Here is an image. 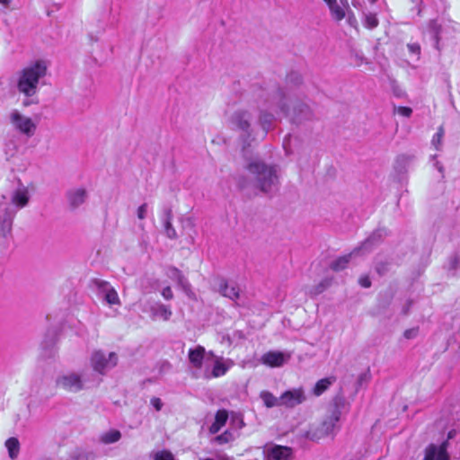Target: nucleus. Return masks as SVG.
Returning a JSON list of instances; mask_svg holds the SVG:
<instances>
[{
    "mask_svg": "<svg viewBox=\"0 0 460 460\" xmlns=\"http://www.w3.org/2000/svg\"><path fill=\"white\" fill-rule=\"evenodd\" d=\"M28 188L20 181L18 186L11 192L9 201L4 195L0 202V236L7 237L12 233L13 222L17 212L27 207L30 202Z\"/></svg>",
    "mask_w": 460,
    "mask_h": 460,
    "instance_id": "1",
    "label": "nucleus"
},
{
    "mask_svg": "<svg viewBox=\"0 0 460 460\" xmlns=\"http://www.w3.org/2000/svg\"><path fill=\"white\" fill-rule=\"evenodd\" d=\"M271 100L269 101V107L275 111V112L279 111L284 116L289 117L293 124L300 125L314 119V114L313 111L306 103L302 102L295 103L292 112L289 113L287 103V93L282 88H277L271 93Z\"/></svg>",
    "mask_w": 460,
    "mask_h": 460,
    "instance_id": "2",
    "label": "nucleus"
},
{
    "mask_svg": "<svg viewBox=\"0 0 460 460\" xmlns=\"http://www.w3.org/2000/svg\"><path fill=\"white\" fill-rule=\"evenodd\" d=\"M246 170L252 176L254 185L263 193H272L278 190L279 183L277 167L261 160L249 162Z\"/></svg>",
    "mask_w": 460,
    "mask_h": 460,
    "instance_id": "3",
    "label": "nucleus"
},
{
    "mask_svg": "<svg viewBox=\"0 0 460 460\" xmlns=\"http://www.w3.org/2000/svg\"><path fill=\"white\" fill-rule=\"evenodd\" d=\"M47 74V65L42 60H38L26 67L20 74L17 88L26 97H31L38 92L40 79Z\"/></svg>",
    "mask_w": 460,
    "mask_h": 460,
    "instance_id": "4",
    "label": "nucleus"
},
{
    "mask_svg": "<svg viewBox=\"0 0 460 460\" xmlns=\"http://www.w3.org/2000/svg\"><path fill=\"white\" fill-rule=\"evenodd\" d=\"M253 115L250 111L238 109L228 119V125L232 130L240 133L243 138L251 137L252 132Z\"/></svg>",
    "mask_w": 460,
    "mask_h": 460,
    "instance_id": "5",
    "label": "nucleus"
},
{
    "mask_svg": "<svg viewBox=\"0 0 460 460\" xmlns=\"http://www.w3.org/2000/svg\"><path fill=\"white\" fill-rule=\"evenodd\" d=\"M277 88H279V86L271 87L270 89H261L259 93H257V97L259 98L258 104L260 107V116H259V123L262 129L265 132H268L269 129L271 127V124L274 119V116L270 112L264 111L263 109H269V101L271 100V93L275 91ZM272 111H274L271 109Z\"/></svg>",
    "mask_w": 460,
    "mask_h": 460,
    "instance_id": "6",
    "label": "nucleus"
},
{
    "mask_svg": "<svg viewBox=\"0 0 460 460\" xmlns=\"http://www.w3.org/2000/svg\"><path fill=\"white\" fill-rule=\"evenodd\" d=\"M84 382V375L75 372L60 375L56 379L57 386L69 393H78L84 390L85 388Z\"/></svg>",
    "mask_w": 460,
    "mask_h": 460,
    "instance_id": "7",
    "label": "nucleus"
},
{
    "mask_svg": "<svg viewBox=\"0 0 460 460\" xmlns=\"http://www.w3.org/2000/svg\"><path fill=\"white\" fill-rule=\"evenodd\" d=\"M9 119L13 128L20 134L27 137H31L35 134L37 125L31 118L22 115L19 111H12Z\"/></svg>",
    "mask_w": 460,
    "mask_h": 460,
    "instance_id": "8",
    "label": "nucleus"
},
{
    "mask_svg": "<svg viewBox=\"0 0 460 460\" xmlns=\"http://www.w3.org/2000/svg\"><path fill=\"white\" fill-rule=\"evenodd\" d=\"M91 364L96 372L105 374L117 366L118 356L115 352H110L107 356L103 351L96 350L92 354Z\"/></svg>",
    "mask_w": 460,
    "mask_h": 460,
    "instance_id": "9",
    "label": "nucleus"
},
{
    "mask_svg": "<svg viewBox=\"0 0 460 460\" xmlns=\"http://www.w3.org/2000/svg\"><path fill=\"white\" fill-rule=\"evenodd\" d=\"M341 401L342 398L335 399V406L333 411H332V414L322 422L321 426L317 429V432H319V436H317V438L333 435L335 431L339 429L338 422L340 420L341 414L339 404L340 402H341Z\"/></svg>",
    "mask_w": 460,
    "mask_h": 460,
    "instance_id": "10",
    "label": "nucleus"
},
{
    "mask_svg": "<svg viewBox=\"0 0 460 460\" xmlns=\"http://www.w3.org/2000/svg\"><path fill=\"white\" fill-rule=\"evenodd\" d=\"M449 443L447 440L441 444H429L424 449V457L422 460H451L448 453Z\"/></svg>",
    "mask_w": 460,
    "mask_h": 460,
    "instance_id": "11",
    "label": "nucleus"
},
{
    "mask_svg": "<svg viewBox=\"0 0 460 460\" xmlns=\"http://www.w3.org/2000/svg\"><path fill=\"white\" fill-rule=\"evenodd\" d=\"M263 454L265 460H291L293 457L291 447L279 445L266 446Z\"/></svg>",
    "mask_w": 460,
    "mask_h": 460,
    "instance_id": "12",
    "label": "nucleus"
},
{
    "mask_svg": "<svg viewBox=\"0 0 460 460\" xmlns=\"http://www.w3.org/2000/svg\"><path fill=\"white\" fill-rule=\"evenodd\" d=\"M306 400V396L303 388H295L284 392L280 395V403L288 408H294L303 403Z\"/></svg>",
    "mask_w": 460,
    "mask_h": 460,
    "instance_id": "13",
    "label": "nucleus"
},
{
    "mask_svg": "<svg viewBox=\"0 0 460 460\" xmlns=\"http://www.w3.org/2000/svg\"><path fill=\"white\" fill-rule=\"evenodd\" d=\"M66 199L69 208L75 210L82 206L88 199V192L85 188H71L66 192Z\"/></svg>",
    "mask_w": 460,
    "mask_h": 460,
    "instance_id": "14",
    "label": "nucleus"
},
{
    "mask_svg": "<svg viewBox=\"0 0 460 460\" xmlns=\"http://www.w3.org/2000/svg\"><path fill=\"white\" fill-rule=\"evenodd\" d=\"M386 235L385 229H376L360 245V247L354 250V252H369L376 245H378Z\"/></svg>",
    "mask_w": 460,
    "mask_h": 460,
    "instance_id": "15",
    "label": "nucleus"
},
{
    "mask_svg": "<svg viewBox=\"0 0 460 460\" xmlns=\"http://www.w3.org/2000/svg\"><path fill=\"white\" fill-rule=\"evenodd\" d=\"M234 366V361L230 358L225 359L223 357H216L213 368L209 377H220L225 376L227 371Z\"/></svg>",
    "mask_w": 460,
    "mask_h": 460,
    "instance_id": "16",
    "label": "nucleus"
},
{
    "mask_svg": "<svg viewBox=\"0 0 460 460\" xmlns=\"http://www.w3.org/2000/svg\"><path fill=\"white\" fill-rule=\"evenodd\" d=\"M149 312L150 317L153 320L161 318L164 321H168L172 314L171 308L162 303H155L151 305Z\"/></svg>",
    "mask_w": 460,
    "mask_h": 460,
    "instance_id": "17",
    "label": "nucleus"
},
{
    "mask_svg": "<svg viewBox=\"0 0 460 460\" xmlns=\"http://www.w3.org/2000/svg\"><path fill=\"white\" fill-rule=\"evenodd\" d=\"M206 349L203 346L198 345L194 349H190L188 352L189 361L195 368H201Z\"/></svg>",
    "mask_w": 460,
    "mask_h": 460,
    "instance_id": "18",
    "label": "nucleus"
},
{
    "mask_svg": "<svg viewBox=\"0 0 460 460\" xmlns=\"http://www.w3.org/2000/svg\"><path fill=\"white\" fill-rule=\"evenodd\" d=\"M219 292L222 296L228 297L233 301L239 298V288L235 284H229L226 279H221Z\"/></svg>",
    "mask_w": 460,
    "mask_h": 460,
    "instance_id": "19",
    "label": "nucleus"
},
{
    "mask_svg": "<svg viewBox=\"0 0 460 460\" xmlns=\"http://www.w3.org/2000/svg\"><path fill=\"white\" fill-rule=\"evenodd\" d=\"M261 362L270 367H280L285 362V357L279 351H269L261 357Z\"/></svg>",
    "mask_w": 460,
    "mask_h": 460,
    "instance_id": "20",
    "label": "nucleus"
},
{
    "mask_svg": "<svg viewBox=\"0 0 460 460\" xmlns=\"http://www.w3.org/2000/svg\"><path fill=\"white\" fill-rule=\"evenodd\" d=\"M336 381L335 376H328L323 379H320L316 382L313 393L315 396H320L323 394L334 382Z\"/></svg>",
    "mask_w": 460,
    "mask_h": 460,
    "instance_id": "21",
    "label": "nucleus"
},
{
    "mask_svg": "<svg viewBox=\"0 0 460 460\" xmlns=\"http://www.w3.org/2000/svg\"><path fill=\"white\" fill-rule=\"evenodd\" d=\"M353 254H358V252H354V251H353L349 254L343 255V256L337 258L336 260H334L332 262V264L330 266L331 269L334 271H341V270H344L348 266L349 262L350 261V259Z\"/></svg>",
    "mask_w": 460,
    "mask_h": 460,
    "instance_id": "22",
    "label": "nucleus"
},
{
    "mask_svg": "<svg viewBox=\"0 0 460 460\" xmlns=\"http://www.w3.org/2000/svg\"><path fill=\"white\" fill-rule=\"evenodd\" d=\"M260 397L263 401V403L267 408H272L275 406H282L280 403V397L277 398L269 391L261 392Z\"/></svg>",
    "mask_w": 460,
    "mask_h": 460,
    "instance_id": "23",
    "label": "nucleus"
},
{
    "mask_svg": "<svg viewBox=\"0 0 460 460\" xmlns=\"http://www.w3.org/2000/svg\"><path fill=\"white\" fill-rule=\"evenodd\" d=\"M121 438V433L118 429H110L104 432L100 437V441L105 445L112 444L119 441Z\"/></svg>",
    "mask_w": 460,
    "mask_h": 460,
    "instance_id": "24",
    "label": "nucleus"
},
{
    "mask_svg": "<svg viewBox=\"0 0 460 460\" xmlns=\"http://www.w3.org/2000/svg\"><path fill=\"white\" fill-rule=\"evenodd\" d=\"M5 447L8 450V455L11 459L17 458L20 452V442L16 438H9L5 441Z\"/></svg>",
    "mask_w": 460,
    "mask_h": 460,
    "instance_id": "25",
    "label": "nucleus"
},
{
    "mask_svg": "<svg viewBox=\"0 0 460 460\" xmlns=\"http://www.w3.org/2000/svg\"><path fill=\"white\" fill-rule=\"evenodd\" d=\"M93 284L97 288L98 295L102 298L113 288L108 281L100 279H93Z\"/></svg>",
    "mask_w": 460,
    "mask_h": 460,
    "instance_id": "26",
    "label": "nucleus"
},
{
    "mask_svg": "<svg viewBox=\"0 0 460 460\" xmlns=\"http://www.w3.org/2000/svg\"><path fill=\"white\" fill-rule=\"evenodd\" d=\"M67 460H95V455L91 451L75 450Z\"/></svg>",
    "mask_w": 460,
    "mask_h": 460,
    "instance_id": "27",
    "label": "nucleus"
},
{
    "mask_svg": "<svg viewBox=\"0 0 460 460\" xmlns=\"http://www.w3.org/2000/svg\"><path fill=\"white\" fill-rule=\"evenodd\" d=\"M364 25L365 27L372 30L378 25V19L375 13H368L364 14Z\"/></svg>",
    "mask_w": 460,
    "mask_h": 460,
    "instance_id": "28",
    "label": "nucleus"
},
{
    "mask_svg": "<svg viewBox=\"0 0 460 460\" xmlns=\"http://www.w3.org/2000/svg\"><path fill=\"white\" fill-rule=\"evenodd\" d=\"M332 18L336 21H341L345 17L344 10L336 3L329 7Z\"/></svg>",
    "mask_w": 460,
    "mask_h": 460,
    "instance_id": "29",
    "label": "nucleus"
},
{
    "mask_svg": "<svg viewBox=\"0 0 460 460\" xmlns=\"http://www.w3.org/2000/svg\"><path fill=\"white\" fill-rule=\"evenodd\" d=\"M103 300L110 305H120L118 293L114 289V288L111 290H110L108 294H106V296L103 297Z\"/></svg>",
    "mask_w": 460,
    "mask_h": 460,
    "instance_id": "30",
    "label": "nucleus"
},
{
    "mask_svg": "<svg viewBox=\"0 0 460 460\" xmlns=\"http://www.w3.org/2000/svg\"><path fill=\"white\" fill-rule=\"evenodd\" d=\"M228 420V412L226 410H218L215 416V422L223 427Z\"/></svg>",
    "mask_w": 460,
    "mask_h": 460,
    "instance_id": "31",
    "label": "nucleus"
},
{
    "mask_svg": "<svg viewBox=\"0 0 460 460\" xmlns=\"http://www.w3.org/2000/svg\"><path fill=\"white\" fill-rule=\"evenodd\" d=\"M214 440L218 444H226L234 440V435L231 431L226 430L224 433L217 436Z\"/></svg>",
    "mask_w": 460,
    "mask_h": 460,
    "instance_id": "32",
    "label": "nucleus"
},
{
    "mask_svg": "<svg viewBox=\"0 0 460 460\" xmlns=\"http://www.w3.org/2000/svg\"><path fill=\"white\" fill-rule=\"evenodd\" d=\"M154 460H174V456L169 450H160L155 453Z\"/></svg>",
    "mask_w": 460,
    "mask_h": 460,
    "instance_id": "33",
    "label": "nucleus"
},
{
    "mask_svg": "<svg viewBox=\"0 0 460 460\" xmlns=\"http://www.w3.org/2000/svg\"><path fill=\"white\" fill-rule=\"evenodd\" d=\"M164 233L166 236L170 239H176L177 233L174 227L172 225V221H164Z\"/></svg>",
    "mask_w": 460,
    "mask_h": 460,
    "instance_id": "34",
    "label": "nucleus"
},
{
    "mask_svg": "<svg viewBox=\"0 0 460 460\" xmlns=\"http://www.w3.org/2000/svg\"><path fill=\"white\" fill-rule=\"evenodd\" d=\"M371 379V373L369 368H367L365 372L361 373L357 380L358 387H361L364 385H367Z\"/></svg>",
    "mask_w": 460,
    "mask_h": 460,
    "instance_id": "35",
    "label": "nucleus"
},
{
    "mask_svg": "<svg viewBox=\"0 0 460 460\" xmlns=\"http://www.w3.org/2000/svg\"><path fill=\"white\" fill-rule=\"evenodd\" d=\"M286 82L288 84H293L295 85H298L302 83V76L297 72H291L287 75Z\"/></svg>",
    "mask_w": 460,
    "mask_h": 460,
    "instance_id": "36",
    "label": "nucleus"
},
{
    "mask_svg": "<svg viewBox=\"0 0 460 460\" xmlns=\"http://www.w3.org/2000/svg\"><path fill=\"white\" fill-rule=\"evenodd\" d=\"M413 155L404 154L400 155L396 158V164L398 167H405L413 160Z\"/></svg>",
    "mask_w": 460,
    "mask_h": 460,
    "instance_id": "37",
    "label": "nucleus"
},
{
    "mask_svg": "<svg viewBox=\"0 0 460 460\" xmlns=\"http://www.w3.org/2000/svg\"><path fill=\"white\" fill-rule=\"evenodd\" d=\"M181 288L186 293L189 294L191 291V286L188 279L181 274L176 280Z\"/></svg>",
    "mask_w": 460,
    "mask_h": 460,
    "instance_id": "38",
    "label": "nucleus"
},
{
    "mask_svg": "<svg viewBox=\"0 0 460 460\" xmlns=\"http://www.w3.org/2000/svg\"><path fill=\"white\" fill-rule=\"evenodd\" d=\"M429 29L433 32L434 40H436V43H438L439 40V31H440V26L438 24V22L434 20L429 22Z\"/></svg>",
    "mask_w": 460,
    "mask_h": 460,
    "instance_id": "39",
    "label": "nucleus"
},
{
    "mask_svg": "<svg viewBox=\"0 0 460 460\" xmlns=\"http://www.w3.org/2000/svg\"><path fill=\"white\" fill-rule=\"evenodd\" d=\"M181 274V271L173 266L169 267L167 270V276L172 280H177Z\"/></svg>",
    "mask_w": 460,
    "mask_h": 460,
    "instance_id": "40",
    "label": "nucleus"
},
{
    "mask_svg": "<svg viewBox=\"0 0 460 460\" xmlns=\"http://www.w3.org/2000/svg\"><path fill=\"white\" fill-rule=\"evenodd\" d=\"M394 110L397 111L398 114L402 115L403 117H406V118L411 117L412 114V110L410 107L399 106V107H394Z\"/></svg>",
    "mask_w": 460,
    "mask_h": 460,
    "instance_id": "41",
    "label": "nucleus"
},
{
    "mask_svg": "<svg viewBox=\"0 0 460 460\" xmlns=\"http://www.w3.org/2000/svg\"><path fill=\"white\" fill-rule=\"evenodd\" d=\"M444 136V129L440 127L438 132L433 136L432 144L438 149V145L441 143L442 137Z\"/></svg>",
    "mask_w": 460,
    "mask_h": 460,
    "instance_id": "42",
    "label": "nucleus"
},
{
    "mask_svg": "<svg viewBox=\"0 0 460 460\" xmlns=\"http://www.w3.org/2000/svg\"><path fill=\"white\" fill-rule=\"evenodd\" d=\"M330 286V281L327 279L323 280L317 286L314 287V293L319 295L323 293Z\"/></svg>",
    "mask_w": 460,
    "mask_h": 460,
    "instance_id": "43",
    "label": "nucleus"
},
{
    "mask_svg": "<svg viewBox=\"0 0 460 460\" xmlns=\"http://www.w3.org/2000/svg\"><path fill=\"white\" fill-rule=\"evenodd\" d=\"M147 213V204L144 203L137 208V217L141 220L145 219Z\"/></svg>",
    "mask_w": 460,
    "mask_h": 460,
    "instance_id": "44",
    "label": "nucleus"
},
{
    "mask_svg": "<svg viewBox=\"0 0 460 460\" xmlns=\"http://www.w3.org/2000/svg\"><path fill=\"white\" fill-rule=\"evenodd\" d=\"M376 270L379 275H385L388 270V265L385 262H379L376 266Z\"/></svg>",
    "mask_w": 460,
    "mask_h": 460,
    "instance_id": "45",
    "label": "nucleus"
},
{
    "mask_svg": "<svg viewBox=\"0 0 460 460\" xmlns=\"http://www.w3.org/2000/svg\"><path fill=\"white\" fill-rule=\"evenodd\" d=\"M407 48L411 54L417 56L420 54V46L418 43H410L407 45Z\"/></svg>",
    "mask_w": 460,
    "mask_h": 460,
    "instance_id": "46",
    "label": "nucleus"
},
{
    "mask_svg": "<svg viewBox=\"0 0 460 460\" xmlns=\"http://www.w3.org/2000/svg\"><path fill=\"white\" fill-rule=\"evenodd\" d=\"M358 283L361 287L367 288L371 287V280L368 276H361L358 279Z\"/></svg>",
    "mask_w": 460,
    "mask_h": 460,
    "instance_id": "47",
    "label": "nucleus"
},
{
    "mask_svg": "<svg viewBox=\"0 0 460 460\" xmlns=\"http://www.w3.org/2000/svg\"><path fill=\"white\" fill-rule=\"evenodd\" d=\"M150 402L156 411H161L164 405L161 399L158 397H153Z\"/></svg>",
    "mask_w": 460,
    "mask_h": 460,
    "instance_id": "48",
    "label": "nucleus"
},
{
    "mask_svg": "<svg viewBox=\"0 0 460 460\" xmlns=\"http://www.w3.org/2000/svg\"><path fill=\"white\" fill-rule=\"evenodd\" d=\"M417 334H418V329H416V328H412V329H408V330H406V331L404 332V333H403V336H404L406 339L410 340V339H413V338H415V337L417 336Z\"/></svg>",
    "mask_w": 460,
    "mask_h": 460,
    "instance_id": "49",
    "label": "nucleus"
},
{
    "mask_svg": "<svg viewBox=\"0 0 460 460\" xmlns=\"http://www.w3.org/2000/svg\"><path fill=\"white\" fill-rule=\"evenodd\" d=\"M162 296L166 299V300H171L172 299L173 297V293L172 291V288L170 287H166L164 288L163 290H162Z\"/></svg>",
    "mask_w": 460,
    "mask_h": 460,
    "instance_id": "50",
    "label": "nucleus"
},
{
    "mask_svg": "<svg viewBox=\"0 0 460 460\" xmlns=\"http://www.w3.org/2000/svg\"><path fill=\"white\" fill-rule=\"evenodd\" d=\"M173 217L172 210L170 208H164L163 221H172Z\"/></svg>",
    "mask_w": 460,
    "mask_h": 460,
    "instance_id": "51",
    "label": "nucleus"
},
{
    "mask_svg": "<svg viewBox=\"0 0 460 460\" xmlns=\"http://www.w3.org/2000/svg\"><path fill=\"white\" fill-rule=\"evenodd\" d=\"M237 184L240 189H244L248 186L247 181L243 176L237 178Z\"/></svg>",
    "mask_w": 460,
    "mask_h": 460,
    "instance_id": "52",
    "label": "nucleus"
},
{
    "mask_svg": "<svg viewBox=\"0 0 460 460\" xmlns=\"http://www.w3.org/2000/svg\"><path fill=\"white\" fill-rule=\"evenodd\" d=\"M221 426H219L218 424H217V422L214 421L209 427V432L212 434H217L221 429Z\"/></svg>",
    "mask_w": 460,
    "mask_h": 460,
    "instance_id": "53",
    "label": "nucleus"
},
{
    "mask_svg": "<svg viewBox=\"0 0 460 460\" xmlns=\"http://www.w3.org/2000/svg\"><path fill=\"white\" fill-rule=\"evenodd\" d=\"M290 138H291V137H290V136L286 137L284 138V141H283V147L286 149V152H287V153H289V151H288V142L290 141Z\"/></svg>",
    "mask_w": 460,
    "mask_h": 460,
    "instance_id": "54",
    "label": "nucleus"
},
{
    "mask_svg": "<svg viewBox=\"0 0 460 460\" xmlns=\"http://www.w3.org/2000/svg\"><path fill=\"white\" fill-rule=\"evenodd\" d=\"M434 165L438 170V172H440L441 173L443 172L444 167L439 162H435Z\"/></svg>",
    "mask_w": 460,
    "mask_h": 460,
    "instance_id": "55",
    "label": "nucleus"
},
{
    "mask_svg": "<svg viewBox=\"0 0 460 460\" xmlns=\"http://www.w3.org/2000/svg\"><path fill=\"white\" fill-rule=\"evenodd\" d=\"M12 0H0V4H3L4 7H8Z\"/></svg>",
    "mask_w": 460,
    "mask_h": 460,
    "instance_id": "56",
    "label": "nucleus"
},
{
    "mask_svg": "<svg viewBox=\"0 0 460 460\" xmlns=\"http://www.w3.org/2000/svg\"><path fill=\"white\" fill-rule=\"evenodd\" d=\"M323 1L327 4V5L329 7L337 3V0H323Z\"/></svg>",
    "mask_w": 460,
    "mask_h": 460,
    "instance_id": "57",
    "label": "nucleus"
},
{
    "mask_svg": "<svg viewBox=\"0 0 460 460\" xmlns=\"http://www.w3.org/2000/svg\"><path fill=\"white\" fill-rule=\"evenodd\" d=\"M33 103L32 101H29V100H26L23 102V105L26 107V106H29L30 104Z\"/></svg>",
    "mask_w": 460,
    "mask_h": 460,
    "instance_id": "58",
    "label": "nucleus"
},
{
    "mask_svg": "<svg viewBox=\"0 0 460 460\" xmlns=\"http://www.w3.org/2000/svg\"><path fill=\"white\" fill-rule=\"evenodd\" d=\"M208 355H209L211 358H214V360H216V357H217V355H215V354H214V352H213V351H211V350L208 352Z\"/></svg>",
    "mask_w": 460,
    "mask_h": 460,
    "instance_id": "59",
    "label": "nucleus"
},
{
    "mask_svg": "<svg viewBox=\"0 0 460 460\" xmlns=\"http://www.w3.org/2000/svg\"><path fill=\"white\" fill-rule=\"evenodd\" d=\"M187 222H188V224H189L190 226H193V221H192V219H191V218H188V219H187Z\"/></svg>",
    "mask_w": 460,
    "mask_h": 460,
    "instance_id": "60",
    "label": "nucleus"
},
{
    "mask_svg": "<svg viewBox=\"0 0 460 460\" xmlns=\"http://www.w3.org/2000/svg\"><path fill=\"white\" fill-rule=\"evenodd\" d=\"M410 305H411V302H409V305H408V307H407V308H405V309H404V311H403V313H404L405 314H408V311H409V307H410Z\"/></svg>",
    "mask_w": 460,
    "mask_h": 460,
    "instance_id": "61",
    "label": "nucleus"
}]
</instances>
